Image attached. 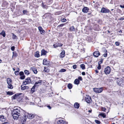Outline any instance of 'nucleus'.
<instances>
[{"mask_svg": "<svg viewBox=\"0 0 124 124\" xmlns=\"http://www.w3.org/2000/svg\"><path fill=\"white\" fill-rule=\"evenodd\" d=\"M8 87L9 88L12 89L13 88V86L11 84H8Z\"/></svg>", "mask_w": 124, "mask_h": 124, "instance_id": "obj_27", "label": "nucleus"}, {"mask_svg": "<svg viewBox=\"0 0 124 124\" xmlns=\"http://www.w3.org/2000/svg\"><path fill=\"white\" fill-rule=\"evenodd\" d=\"M68 88L70 89H71L72 88V84L70 83L68 85Z\"/></svg>", "mask_w": 124, "mask_h": 124, "instance_id": "obj_30", "label": "nucleus"}, {"mask_svg": "<svg viewBox=\"0 0 124 124\" xmlns=\"http://www.w3.org/2000/svg\"><path fill=\"white\" fill-rule=\"evenodd\" d=\"M103 90L102 88H94L93 89V91L97 93H101Z\"/></svg>", "mask_w": 124, "mask_h": 124, "instance_id": "obj_6", "label": "nucleus"}, {"mask_svg": "<svg viewBox=\"0 0 124 124\" xmlns=\"http://www.w3.org/2000/svg\"><path fill=\"white\" fill-rule=\"evenodd\" d=\"M107 51H106V52H105V53L103 54V55L104 57H106L107 55Z\"/></svg>", "mask_w": 124, "mask_h": 124, "instance_id": "obj_42", "label": "nucleus"}, {"mask_svg": "<svg viewBox=\"0 0 124 124\" xmlns=\"http://www.w3.org/2000/svg\"><path fill=\"white\" fill-rule=\"evenodd\" d=\"M86 101L88 103H89L91 101V99L90 97L88 95H86L85 98Z\"/></svg>", "mask_w": 124, "mask_h": 124, "instance_id": "obj_8", "label": "nucleus"}, {"mask_svg": "<svg viewBox=\"0 0 124 124\" xmlns=\"http://www.w3.org/2000/svg\"><path fill=\"white\" fill-rule=\"evenodd\" d=\"M119 32L120 33H121L122 32V31L121 30L119 31Z\"/></svg>", "mask_w": 124, "mask_h": 124, "instance_id": "obj_63", "label": "nucleus"}, {"mask_svg": "<svg viewBox=\"0 0 124 124\" xmlns=\"http://www.w3.org/2000/svg\"><path fill=\"white\" fill-rule=\"evenodd\" d=\"M115 44L116 46H119L120 45V43L118 42H115Z\"/></svg>", "mask_w": 124, "mask_h": 124, "instance_id": "obj_40", "label": "nucleus"}, {"mask_svg": "<svg viewBox=\"0 0 124 124\" xmlns=\"http://www.w3.org/2000/svg\"><path fill=\"white\" fill-rule=\"evenodd\" d=\"M47 52L45 50H42L41 51V55H45Z\"/></svg>", "mask_w": 124, "mask_h": 124, "instance_id": "obj_23", "label": "nucleus"}, {"mask_svg": "<svg viewBox=\"0 0 124 124\" xmlns=\"http://www.w3.org/2000/svg\"><path fill=\"white\" fill-rule=\"evenodd\" d=\"M73 68L74 69H76L77 68V65H74L73 66Z\"/></svg>", "mask_w": 124, "mask_h": 124, "instance_id": "obj_53", "label": "nucleus"}, {"mask_svg": "<svg viewBox=\"0 0 124 124\" xmlns=\"http://www.w3.org/2000/svg\"><path fill=\"white\" fill-rule=\"evenodd\" d=\"M35 56L36 57H39V53H37V52L36 53V54H35Z\"/></svg>", "mask_w": 124, "mask_h": 124, "instance_id": "obj_33", "label": "nucleus"}, {"mask_svg": "<svg viewBox=\"0 0 124 124\" xmlns=\"http://www.w3.org/2000/svg\"><path fill=\"white\" fill-rule=\"evenodd\" d=\"M26 117H22L21 118V123L22 124H25L26 122Z\"/></svg>", "mask_w": 124, "mask_h": 124, "instance_id": "obj_10", "label": "nucleus"}, {"mask_svg": "<svg viewBox=\"0 0 124 124\" xmlns=\"http://www.w3.org/2000/svg\"><path fill=\"white\" fill-rule=\"evenodd\" d=\"M37 86V85H36L35 84L34 85V86L32 87V89H33V90H34V89L35 88V87Z\"/></svg>", "mask_w": 124, "mask_h": 124, "instance_id": "obj_44", "label": "nucleus"}, {"mask_svg": "<svg viewBox=\"0 0 124 124\" xmlns=\"http://www.w3.org/2000/svg\"><path fill=\"white\" fill-rule=\"evenodd\" d=\"M65 51L64 50H63L60 54V57L61 58H63L65 56Z\"/></svg>", "mask_w": 124, "mask_h": 124, "instance_id": "obj_19", "label": "nucleus"}, {"mask_svg": "<svg viewBox=\"0 0 124 124\" xmlns=\"http://www.w3.org/2000/svg\"><path fill=\"white\" fill-rule=\"evenodd\" d=\"M25 78V76L24 75H23L22 76H21L20 77V78L22 79H24Z\"/></svg>", "mask_w": 124, "mask_h": 124, "instance_id": "obj_39", "label": "nucleus"}, {"mask_svg": "<svg viewBox=\"0 0 124 124\" xmlns=\"http://www.w3.org/2000/svg\"><path fill=\"white\" fill-rule=\"evenodd\" d=\"M6 120V117H0V121L2 122H4Z\"/></svg>", "mask_w": 124, "mask_h": 124, "instance_id": "obj_18", "label": "nucleus"}, {"mask_svg": "<svg viewBox=\"0 0 124 124\" xmlns=\"http://www.w3.org/2000/svg\"><path fill=\"white\" fill-rule=\"evenodd\" d=\"M89 10V8L86 7H85L82 10V11L84 13H87L88 12Z\"/></svg>", "mask_w": 124, "mask_h": 124, "instance_id": "obj_16", "label": "nucleus"}, {"mask_svg": "<svg viewBox=\"0 0 124 124\" xmlns=\"http://www.w3.org/2000/svg\"><path fill=\"white\" fill-rule=\"evenodd\" d=\"M43 64L44 65H49V62H48L47 60L45 59L43 60Z\"/></svg>", "mask_w": 124, "mask_h": 124, "instance_id": "obj_12", "label": "nucleus"}, {"mask_svg": "<svg viewBox=\"0 0 124 124\" xmlns=\"http://www.w3.org/2000/svg\"><path fill=\"white\" fill-rule=\"evenodd\" d=\"M13 99H16L17 100L20 101V100H21L22 97L20 96V94H16L12 96Z\"/></svg>", "mask_w": 124, "mask_h": 124, "instance_id": "obj_3", "label": "nucleus"}, {"mask_svg": "<svg viewBox=\"0 0 124 124\" xmlns=\"http://www.w3.org/2000/svg\"><path fill=\"white\" fill-rule=\"evenodd\" d=\"M93 54L94 56L95 57H98V56L100 55V54L98 51H95L93 53Z\"/></svg>", "mask_w": 124, "mask_h": 124, "instance_id": "obj_13", "label": "nucleus"}, {"mask_svg": "<svg viewBox=\"0 0 124 124\" xmlns=\"http://www.w3.org/2000/svg\"><path fill=\"white\" fill-rule=\"evenodd\" d=\"M23 113L24 114V115H23V116H36V115L33 114H29V113L25 112V111H23Z\"/></svg>", "mask_w": 124, "mask_h": 124, "instance_id": "obj_9", "label": "nucleus"}, {"mask_svg": "<svg viewBox=\"0 0 124 124\" xmlns=\"http://www.w3.org/2000/svg\"><path fill=\"white\" fill-rule=\"evenodd\" d=\"M24 72L25 73V74L27 75H28L30 74V72L28 70H25L24 71Z\"/></svg>", "mask_w": 124, "mask_h": 124, "instance_id": "obj_28", "label": "nucleus"}, {"mask_svg": "<svg viewBox=\"0 0 124 124\" xmlns=\"http://www.w3.org/2000/svg\"><path fill=\"white\" fill-rule=\"evenodd\" d=\"M82 74L83 75H85V73L84 72H82Z\"/></svg>", "mask_w": 124, "mask_h": 124, "instance_id": "obj_57", "label": "nucleus"}, {"mask_svg": "<svg viewBox=\"0 0 124 124\" xmlns=\"http://www.w3.org/2000/svg\"><path fill=\"white\" fill-rule=\"evenodd\" d=\"M78 79L79 80L81 81L82 80V78L81 77L79 76L78 78Z\"/></svg>", "mask_w": 124, "mask_h": 124, "instance_id": "obj_48", "label": "nucleus"}, {"mask_svg": "<svg viewBox=\"0 0 124 124\" xmlns=\"http://www.w3.org/2000/svg\"><path fill=\"white\" fill-rule=\"evenodd\" d=\"M37 78V77H34V79H36V78Z\"/></svg>", "mask_w": 124, "mask_h": 124, "instance_id": "obj_64", "label": "nucleus"}, {"mask_svg": "<svg viewBox=\"0 0 124 124\" xmlns=\"http://www.w3.org/2000/svg\"><path fill=\"white\" fill-rule=\"evenodd\" d=\"M29 88L28 86H24L23 85H22L21 86V89L22 90H24L25 89H28Z\"/></svg>", "mask_w": 124, "mask_h": 124, "instance_id": "obj_20", "label": "nucleus"}, {"mask_svg": "<svg viewBox=\"0 0 124 124\" xmlns=\"http://www.w3.org/2000/svg\"><path fill=\"white\" fill-rule=\"evenodd\" d=\"M117 82L118 85L121 86L124 85V77L122 78H117Z\"/></svg>", "mask_w": 124, "mask_h": 124, "instance_id": "obj_2", "label": "nucleus"}, {"mask_svg": "<svg viewBox=\"0 0 124 124\" xmlns=\"http://www.w3.org/2000/svg\"><path fill=\"white\" fill-rule=\"evenodd\" d=\"M94 121L95 122L98 124H100L101 123L100 122L99 120H95Z\"/></svg>", "mask_w": 124, "mask_h": 124, "instance_id": "obj_37", "label": "nucleus"}, {"mask_svg": "<svg viewBox=\"0 0 124 124\" xmlns=\"http://www.w3.org/2000/svg\"><path fill=\"white\" fill-rule=\"evenodd\" d=\"M110 11L109 10L105 8H103L101 10V12L104 13H107L110 12Z\"/></svg>", "mask_w": 124, "mask_h": 124, "instance_id": "obj_7", "label": "nucleus"}, {"mask_svg": "<svg viewBox=\"0 0 124 124\" xmlns=\"http://www.w3.org/2000/svg\"><path fill=\"white\" fill-rule=\"evenodd\" d=\"M110 68L109 66H108L105 68L104 72L106 74H108L110 72Z\"/></svg>", "mask_w": 124, "mask_h": 124, "instance_id": "obj_5", "label": "nucleus"}, {"mask_svg": "<svg viewBox=\"0 0 124 124\" xmlns=\"http://www.w3.org/2000/svg\"><path fill=\"white\" fill-rule=\"evenodd\" d=\"M7 93L8 94L11 95V94H12V93L10 92H8Z\"/></svg>", "mask_w": 124, "mask_h": 124, "instance_id": "obj_56", "label": "nucleus"}, {"mask_svg": "<svg viewBox=\"0 0 124 124\" xmlns=\"http://www.w3.org/2000/svg\"><path fill=\"white\" fill-rule=\"evenodd\" d=\"M66 71V70L64 69H62L60 70L59 72H65Z\"/></svg>", "mask_w": 124, "mask_h": 124, "instance_id": "obj_35", "label": "nucleus"}, {"mask_svg": "<svg viewBox=\"0 0 124 124\" xmlns=\"http://www.w3.org/2000/svg\"><path fill=\"white\" fill-rule=\"evenodd\" d=\"M64 25V24H62L58 26V27H62Z\"/></svg>", "mask_w": 124, "mask_h": 124, "instance_id": "obj_52", "label": "nucleus"}, {"mask_svg": "<svg viewBox=\"0 0 124 124\" xmlns=\"http://www.w3.org/2000/svg\"><path fill=\"white\" fill-rule=\"evenodd\" d=\"M38 29L40 33L41 34H43L45 31L43 30L42 27L40 26L39 27H38Z\"/></svg>", "mask_w": 124, "mask_h": 124, "instance_id": "obj_15", "label": "nucleus"}, {"mask_svg": "<svg viewBox=\"0 0 124 124\" xmlns=\"http://www.w3.org/2000/svg\"><path fill=\"white\" fill-rule=\"evenodd\" d=\"M19 75L20 76H22L23 75H24V73L22 71H21L20 72V73H19Z\"/></svg>", "mask_w": 124, "mask_h": 124, "instance_id": "obj_43", "label": "nucleus"}, {"mask_svg": "<svg viewBox=\"0 0 124 124\" xmlns=\"http://www.w3.org/2000/svg\"><path fill=\"white\" fill-rule=\"evenodd\" d=\"M7 81L8 85L11 84L12 81V80L10 78H7Z\"/></svg>", "mask_w": 124, "mask_h": 124, "instance_id": "obj_21", "label": "nucleus"}, {"mask_svg": "<svg viewBox=\"0 0 124 124\" xmlns=\"http://www.w3.org/2000/svg\"><path fill=\"white\" fill-rule=\"evenodd\" d=\"M70 31H75V29L74 26H72L70 27Z\"/></svg>", "mask_w": 124, "mask_h": 124, "instance_id": "obj_29", "label": "nucleus"}, {"mask_svg": "<svg viewBox=\"0 0 124 124\" xmlns=\"http://www.w3.org/2000/svg\"><path fill=\"white\" fill-rule=\"evenodd\" d=\"M44 71L46 72H48L49 71V70L48 68H45Z\"/></svg>", "mask_w": 124, "mask_h": 124, "instance_id": "obj_32", "label": "nucleus"}, {"mask_svg": "<svg viewBox=\"0 0 124 124\" xmlns=\"http://www.w3.org/2000/svg\"><path fill=\"white\" fill-rule=\"evenodd\" d=\"M75 108H78L79 107V104L78 102H76L74 105Z\"/></svg>", "mask_w": 124, "mask_h": 124, "instance_id": "obj_24", "label": "nucleus"}, {"mask_svg": "<svg viewBox=\"0 0 124 124\" xmlns=\"http://www.w3.org/2000/svg\"><path fill=\"white\" fill-rule=\"evenodd\" d=\"M124 19V18L123 17H121L120 19V20H123Z\"/></svg>", "mask_w": 124, "mask_h": 124, "instance_id": "obj_59", "label": "nucleus"}, {"mask_svg": "<svg viewBox=\"0 0 124 124\" xmlns=\"http://www.w3.org/2000/svg\"><path fill=\"white\" fill-rule=\"evenodd\" d=\"M57 124H67L65 121L62 119L58 120L57 122Z\"/></svg>", "mask_w": 124, "mask_h": 124, "instance_id": "obj_11", "label": "nucleus"}, {"mask_svg": "<svg viewBox=\"0 0 124 124\" xmlns=\"http://www.w3.org/2000/svg\"><path fill=\"white\" fill-rule=\"evenodd\" d=\"M103 60L102 59H101V61L99 62H101V63H102L103 61Z\"/></svg>", "mask_w": 124, "mask_h": 124, "instance_id": "obj_61", "label": "nucleus"}, {"mask_svg": "<svg viewBox=\"0 0 124 124\" xmlns=\"http://www.w3.org/2000/svg\"><path fill=\"white\" fill-rule=\"evenodd\" d=\"M41 80H39L38 81L36 82L35 84H36V85H37L38 84L40 83H41Z\"/></svg>", "mask_w": 124, "mask_h": 124, "instance_id": "obj_38", "label": "nucleus"}, {"mask_svg": "<svg viewBox=\"0 0 124 124\" xmlns=\"http://www.w3.org/2000/svg\"><path fill=\"white\" fill-rule=\"evenodd\" d=\"M30 70L32 71L34 73L36 74L37 73V69L33 67H31L30 68Z\"/></svg>", "mask_w": 124, "mask_h": 124, "instance_id": "obj_17", "label": "nucleus"}, {"mask_svg": "<svg viewBox=\"0 0 124 124\" xmlns=\"http://www.w3.org/2000/svg\"><path fill=\"white\" fill-rule=\"evenodd\" d=\"M19 71H15V74L16 75H18L19 74Z\"/></svg>", "mask_w": 124, "mask_h": 124, "instance_id": "obj_45", "label": "nucleus"}, {"mask_svg": "<svg viewBox=\"0 0 124 124\" xmlns=\"http://www.w3.org/2000/svg\"><path fill=\"white\" fill-rule=\"evenodd\" d=\"M62 44L60 43H58L55 44H54L53 46L55 48L57 47L58 46H62Z\"/></svg>", "mask_w": 124, "mask_h": 124, "instance_id": "obj_14", "label": "nucleus"}, {"mask_svg": "<svg viewBox=\"0 0 124 124\" xmlns=\"http://www.w3.org/2000/svg\"><path fill=\"white\" fill-rule=\"evenodd\" d=\"M15 47L14 46H12L11 48V49L12 51H14L15 49Z\"/></svg>", "mask_w": 124, "mask_h": 124, "instance_id": "obj_50", "label": "nucleus"}, {"mask_svg": "<svg viewBox=\"0 0 124 124\" xmlns=\"http://www.w3.org/2000/svg\"><path fill=\"white\" fill-rule=\"evenodd\" d=\"M120 7L121 8H124V5L123 6L120 5Z\"/></svg>", "mask_w": 124, "mask_h": 124, "instance_id": "obj_60", "label": "nucleus"}, {"mask_svg": "<svg viewBox=\"0 0 124 124\" xmlns=\"http://www.w3.org/2000/svg\"><path fill=\"white\" fill-rule=\"evenodd\" d=\"M0 34L2 35L4 37L5 36V33L4 31H2L0 33Z\"/></svg>", "mask_w": 124, "mask_h": 124, "instance_id": "obj_25", "label": "nucleus"}, {"mask_svg": "<svg viewBox=\"0 0 124 124\" xmlns=\"http://www.w3.org/2000/svg\"><path fill=\"white\" fill-rule=\"evenodd\" d=\"M46 106L48 108V109H51V107H50V106L49 105H46Z\"/></svg>", "mask_w": 124, "mask_h": 124, "instance_id": "obj_46", "label": "nucleus"}, {"mask_svg": "<svg viewBox=\"0 0 124 124\" xmlns=\"http://www.w3.org/2000/svg\"><path fill=\"white\" fill-rule=\"evenodd\" d=\"M13 34V38L14 39H16V37H17L14 34Z\"/></svg>", "mask_w": 124, "mask_h": 124, "instance_id": "obj_54", "label": "nucleus"}, {"mask_svg": "<svg viewBox=\"0 0 124 124\" xmlns=\"http://www.w3.org/2000/svg\"><path fill=\"white\" fill-rule=\"evenodd\" d=\"M14 120H17L18 118V117H13Z\"/></svg>", "mask_w": 124, "mask_h": 124, "instance_id": "obj_47", "label": "nucleus"}, {"mask_svg": "<svg viewBox=\"0 0 124 124\" xmlns=\"http://www.w3.org/2000/svg\"><path fill=\"white\" fill-rule=\"evenodd\" d=\"M23 82V84L25 85L31 83V79L30 78L28 77Z\"/></svg>", "mask_w": 124, "mask_h": 124, "instance_id": "obj_4", "label": "nucleus"}, {"mask_svg": "<svg viewBox=\"0 0 124 124\" xmlns=\"http://www.w3.org/2000/svg\"><path fill=\"white\" fill-rule=\"evenodd\" d=\"M80 81L78 79H76L74 81V83L75 84L78 85L79 84Z\"/></svg>", "mask_w": 124, "mask_h": 124, "instance_id": "obj_22", "label": "nucleus"}, {"mask_svg": "<svg viewBox=\"0 0 124 124\" xmlns=\"http://www.w3.org/2000/svg\"><path fill=\"white\" fill-rule=\"evenodd\" d=\"M13 55L12 56V58H13L14 57H16L17 56V54L16 53H15L14 52H13Z\"/></svg>", "mask_w": 124, "mask_h": 124, "instance_id": "obj_36", "label": "nucleus"}, {"mask_svg": "<svg viewBox=\"0 0 124 124\" xmlns=\"http://www.w3.org/2000/svg\"><path fill=\"white\" fill-rule=\"evenodd\" d=\"M66 21V20L64 18H63V19L61 20V21L62 22H65Z\"/></svg>", "mask_w": 124, "mask_h": 124, "instance_id": "obj_41", "label": "nucleus"}, {"mask_svg": "<svg viewBox=\"0 0 124 124\" xmlns=\"http://www.w3.org/2000/svg\"><path fill=\"white\" fill-rule=\"evenodd\" d=\"M34 90H33V89H32V88H31V93H33L34 92Z\"/></svg>", "mask_w": 124, "mask_h": 124, "instance_id": "obj_58", "label": "nucleus"}, {"mask_svg": "<svg viewBox=\"0 0 124 124\" xmlns=\"http://www.w3.org/2000/svg\"><path fill=\"white\" fill-rule=\"evenodd\" d=\"M97 68L98 70H100L101 69V65L100 64H99L98 66L97 67Z\"/></svg>", "mask_w": 124, "mask_h": 124, "instance_id": "obj_49", "label": "nucleus"}, {"mask_svg": "<svg viewBox=\"0 0 124 124\" xmlns=\"http://www.w3.org/2000/svg\"><path fill=\"white\" fill-rule=\"evenodd\" d=\"M80 67L83 70H84L85 69V65L84 64H82L80 65Z\"/></svg>", "mask_w": 124, "mask_h": 124, "instance_id": "obj_31", "label": "nucleus"}, {"mask_svg": "<svg viewBox=\"0 0 124 124\" xmlns=\"http://www.w3.org/2000/svg\"><path fill=\"white\" fill-rule=\"evenodd\" d=\"M95 72L96 73H98V71L97 70H95Z\"/></svg>", "mask_w": 124, "mask_h": 124, "instance_id": "obj_62", "label": "nucleus"}, {"mask_svg": "<svg viewBox=\"0 0 124 124\" xmlns=\"http://www.w3.org/2000/svg\"><path fill=\"white\" fill-rule=\"evenodd\" d=\"M106 116V115L105 114V113H103V112H101V113H100L99 115V116Z\"/></svg>", "mask_w": 124, "mask_h": 124, "instance_id": "obj_26", "label": "nucleus"}, {"mask_svg": "<svg viewBox=\"0 0 124 124\" xmlns=\"http://www.w3.org/2000/svg\"><path fill=\"white\" fill-rule=\"evenodd\" d=\"M9 123L8 122H6L1 124H9Z\"/></svg>", "mask_w": 124, "mask_h": 124, "instance_id": "obj_55", "label": "nucleus"}, {"mask_svg": "<svg viewBox=\"0 0 124 124\" xmlns=\"http://www.w3.org/2000/svg\"><path fill=\"white\" fill-rule=\"evenodd\" d=\"M23 13L24 14L27 15L28 13V12L26 10H23Z\"/></svg>", "mask_w": 124, "mask_h": 124, "instance_id": "obj_34", "label": "nucleus"}, {"mask_svg": "<svg viewBox=\"0 0 124 124\" xmlns=\"http://www.w3.org/2000/svg\"><path fill=\"white\" fill-rule=\"evenodd\" d=\"M101 110L102 111H105L106 109L104 108H101Z\"/></svg>", "mask_w": 124, "mask_h": 124, "instance_id": "obj_51", "label": "nucleus"}, {"mask_svg": "<svg viewBox=\"0 0 124 124\" xmlns=\"http://www.w3.org/2000/svg\"><path fill=\"white\" fill-rule=\"evenodd\" d=\"M15 108V109L13 110L11 113L12 116H15L17 115L19 116L20 115V111L19 109L17 108Z\"/></svg>", "mask_w": 124, "mask_h": 124, "instance_id": "obj_1", "label": "nucleus"}]
</instances>
